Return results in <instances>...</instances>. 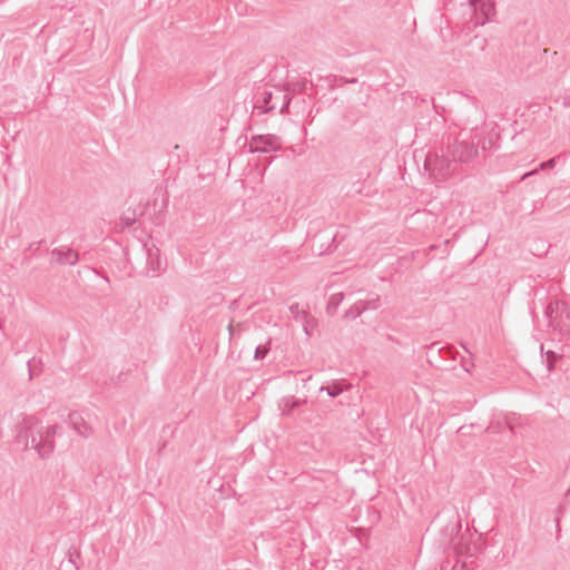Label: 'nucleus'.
<instances>
[{
	"label": "nucleus",
	"instance_id": "f257e3e1",
	"mask_svg": "<svg viewBox=\"0 0 570 570\" xmlns=\"http://www.w3.org/2000/svg\"><path fill=\"white\" fill-rule=\"evenodd\" d=\"M58 429V424L43 428L36 417L24 416L21 423L19 438L24 440L27 448L36 450L39 456L45 459L53 452V438Z\"/></svg>",
	"mask_w": 570,
	"mask_h": 570
},
{
	"label": "nucleus",
	"instance_id": "f03ea898",
	"mask_svg": "<svg viewBox=\"0 0 570 570\" xmlns=\"http://www.w3.org/2000/svg\"><path fill=\"white\" fill-rule=\"evenodd\" d=\"M479 147L487 149L482 130L473 128L469 132H461L459 138L448 145V161L469 163L478 156Z\"/></svg>",
	"mask_w": 570,
	"mask_h": 570
},
{
	"label": "nucleus",
	"instance_id": "7ed1b4c3",
	"mask_svg": "<svg viewBox=\"0 0 570 570\" xmlns=\"http://www.w3.org/2000/svg\"><path fill=\"white\" fill-rule=\"evenodd\" d=\"M544 316L553 331L559 333L570 332V306L566 302H550L544 309Z\"/></svg>",
	"mask_w": 570,
	"mask_h": 570
},
{
	"label": "nucleus",
	"instance_id": "20e7f679",
	"mask_svg": "<svg viewBox=\"0 0 570 570\" xmlns=\"http://www.w3.org/2000/svg\"><path fill=\"white\" fill-rule=\"evenodd\" d=\"M282 148V142L279 137L276 135H256L253 136L249 144L248 150L249 153H271L278 151Z\"/></svg>",
	"mask_w": 570,
	"mask_h": 570
},
{
	"label": "nucleus",
	"instance_id": "39448f33",
	"mask_svg": "<svg viewBox=\"0 0 570 570\" xmlns=\"http://www.w3.org/2000/svg\"><path fill=\"white\" fill-rule=\"evenodd\" d=\"M142 250L146 255L145 271L148 276H157L165 269V264L160 257V250L155 246L142 245Z\"/></svg>",
	"mask_w": 570,
	"mask_h": 570
},
{
	"label": "nucleus",
	"instance_id": "423d86ee",
	"mask_svg": "<svg viewBox=\"0 0 570 570\" xmlns=\"http://www.w3.org/2000/svg\"><path fill=\"white\" fill-rule=\"evenodd\" d=\"M475 13V24L483 26L494 14V0H468Z\"/></svg>",
	"mask_w": 570,
	"mask_h": 570
},
{
	"label": "nucleus",
	"instance_id": "0eeeda50",
	"mask_svg": "<svg viewBox=\"0 0 570 570\" xmlns=\"http://www.w3.org/2000/svg\"><path fill=\"white\" fill-rule=\"evenodd\" d=\"M274 92L263 88L258 89L254 95V106L253 109L257 110L261 114H266L276 109V104H271L274 99Z\"/></svg>",
	"mask_w": 570,
	"mask_h": 570
},
{
	"label": "nucleus",
	"instance_id": "6e6552de",
	"mask_svg": "<svg viewBox=\"0 0 570 570\" xmlns=\"http://www.w3.org/2000/svg\"><path fill=\"white\" fill-rule=\"evenodd\" d=\"M51 255L56 257V261L60 265L73 266L79 262L78 253L69 247H57L51 250Z\"/></svg>",
	"mask_w": 570,
	"mask_h": 570
},
{
	"label": "nucleus",
	"instance_id": "1a4fd4ad",
	"mask_svg": "<svg viewBox=\"0 0 570 570\" xmlns=\"http://www.w3.org/2000/svg\"><path fill=\"white\" fill-rule=\"evenodd\" d=\"M68 417L69 423L79 435L83 436L85 439H88L92 435V428L82 419L79 413L72 412Z\"/></svg>",
	"mask_w": 570,
	"mask_h": 570
},
{
	"label": "nucleus",
	"instance_id": "9d476101",
	"mask_svg": "<svg viewBox=\"0 0 570 570\" xmlns=\"http://www.w3.org/2000/svg\"><path fill=\"white\" fill-rule=\"evenodd\" d=\"M305 399H296L294 396H285L279 402V409L283 415H291V413L301 405L305 404Z\"/></svg>",
	"mask_w": 570,
	"mask_h": 570
},
{
	"label": "nucleus",
	"instance_id": "9b49d317",
	"mask_svg": "<svg viewBox=\"0 0 570 570\" xmlns=\"http://www.w3.org/2000/svg\"><path fill=\"white\" fill-rule=\"evenodd\" d=\"M274 99H273V104H276L277 102H281V107H279V114H285L287 112L288 110V107H289V104H291V97L288 94H286L285 91L281 90V89H276V94H274Z\"/></svg>",
	"mask_w": 570,
	"mask_h": 570
},
{
	"label": "nucleus",
	"instance_id": "f8f14e48",
	"mask_svg": "<svg viewBox=\"0 0 570 570\" xmlns=\"http://www.w3.org/2000/svg\"><path fill=\"white\" fill-rule=\"evenodd\" d=\"M503 422L512 433H515L517 428L522 425L521 417L515 413L503 414Z\"/></svg>",
	"mask_w": 570,
	"mask_h": 570
},
{
	"label": "nucleus",
	"instance_id": "ddd939ff",
	"mask_svg": "<svg viewBox=\"0 0 570 570\" xmlns=\"http://www.w3.org/2000/svg\"><path fill=\"white\" fill-rule=\"evenodd\" d=\"M505 426L507 425L503 422V414H500L491 421V423L487 428V431L489 433L497 434V433H501Z\"/></svg>",
	"mask_w": 570,
	"mask_h": 570
},
{
	"label": "nucleus",
	"instance_id": "4468645a",
	"mask_svg": "<svg viewBox=\"0 0 570 570\" xmlns=\"http://www.w3.org/2000/svg\"><path fill=\"white\" fill-rule=\"evenodd\" d=\"M343 299H344L343 293H335V294L331 295L328 303H327V307H326L327 312L330 314H334Z\"/></svg>",
	"mask_w": 570,
	"mask_h": 570
},
{
	"label": "nucleus",
	"instance_id": "2eb2a0df",
	"mask_svg": "<svg viewBox=\"0 0 570 570\" xmlns=\"http://www.w3.org/2000/svg\"><path fill=\"white\" fill-rule=\"evenodd\" d=\"M362 313H364V306L362 305L361 301H358L345 312L344 317L348 320H355Z\"/></svg>",
	"mask_w": 570,
	"mask_h": 570
},
{
	"label": "nucleus",
	"instance_id": "dca6fc26",
	"mask_svg": "<svg viewBox=\"0 0 570 570\" xmlns=\"http://www.w3.org/2000/svg\"><path fill=\"white\" fill-rule=\"evenodd\" d=\"M365 311H375L381 306V298L377 294H372V296L366 301H361Z\"/></svg>",
	"mask_w": 570,
	"mask_h": 570
},
{
	"label": "nucleus",
	"instance_id": "f3484780",
	"mask_svg": "<svg viewBox=\"0 0 570 570\" xmlns=\"http://www.w3.org/2000/svg\"><path fill=\"white\" fill-rule=\"evenodd\" d=\"M320 392H326L330 397H336L343 392V387L340 383L334 382L332 385H323Z\"/></svg>",
	"mask_w": 570,
	"mask_h": 570
},
{
	"label": "nucleus",
	"instance_id": "a211bd4d",
	"mask_svg": "<svg viewBox=\"0 0 570 570\" xmlns=\"http://www.w3.org/2000/svg\"><path fill=\"white\" fill-rule=\"evenodd\" d=\"M556 158H551L547 161H543L539 165V168L538 169H534V170H531V171H528L525 174L522 175L521 179L524 180L527 179L528 177L534 175L538 170H544V169H550V168H553L556 166Z\"/></svg>",
	"mask_w": 570,
	"mask_h": 570
},
{
	"label": "nucleus",
	"instance_id": "6ab92c4d",
	"mask_svg": "<svg viewBox=\"0 0 570 570\" xmlns=\"http://www.w3.org/2000/svg\"><path fill=\"white\" fill-rule=\"evenodd\" d=\"M561 355L557 354L553 351H547L546 352V366L549 372L553 371L554 363L557 360H559Z\"/></svg>",
	"mask_w": 570,
	"mask_h": 570
},
{
	"label": "nucleus",
	"instance_id": "aec40b11",
	"mask_svg": "<svg viewBox=\"0 0 570 570\" xmlns=\"http://www.w3.org/2000/svg\"><path fill=\"white\" fill-rule=\"evenodd\" d=\"M289 312L296 321H304L307 316L306 312L297 303L289 306Z\"/></svg>",
	"mask_w": 570,
	"mask_h": 570
},
{
	"label": "nucleus",
	"instance_id": "412c9836",
	"mask_svg": "<svg viewBox=\"0 0 570 570\" xmlns=\"http://www.w3.org/2000/svg\"><path fill=\"white\" fill-rule=\"evenodd\" d=\"M268 351L269 348L266 345L256 346L254 355L255 360H263L267 355Z\"/></svg>",
	"mask_w": 570,
	"mask_h": 570
},
{
	"label": "nucleus",
	"instance_id": "4be33fe9",
	"mask_svg": "<svg viewBox=\"0 0 570 570\" xmlns=\"http://www.w3.org/2000/svg\"><path fill=\"white\" fill-rule=\"evenodd\" d=\"M136 219H137V216H136V213L134 212L131 215L129 214H125L122 217H121V222L124 223V225L126 227H130L132 226L135 223H136Z\"/></svg>",
	"mask_w": 570,
	"mask_h": 570
},
{
	"label": "nucleus",
	"instance_id": "5701e85b",
	"mask_svg": "<svg viewBox=\"0 0 570 570\" xmlns=\"http://www.w3.org/2000/svg\"><path fill=\"white\" fill-rule=\"evenodd\" d=\"M562 100H563V102H562L563 106L570 107V90L566 92Z\"/></svg>",
	"mask_w": 570,
	"mask_h": 570
},
{
	"label": "nucleus",
	"instance_id": "b1692460",
	"mask_svg": "<svg viewBox=\"0 0 570 570\" xmlns=\"http://www.w3.org/2000/svg\"><path fill=\"white\" fill-rule=\"evenodd\" d=\"M440 352H441V353H443V352H444L446 355H450V354H451L450 348H446V350H445V348H440Z\"/></svg>",
	"mask_w": 570,
	"mask_h": 570
}]
</instances>
